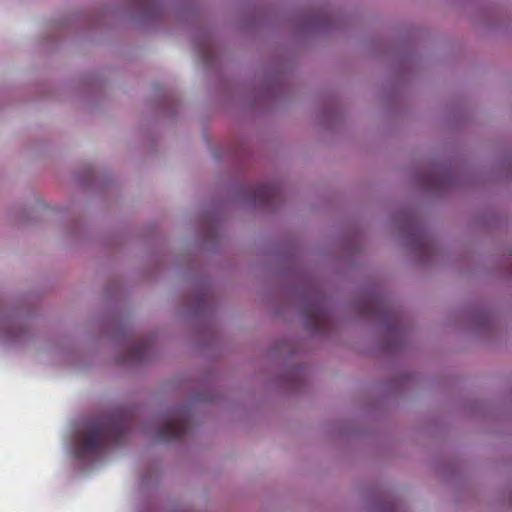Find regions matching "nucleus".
I'll list each match as a JSON object with an SVG mask.
<instances>
[{
	"instance_id": "nucleus-1",
	"label": "nucleus",
	"mask_w": 512,
	"mask_h": 512,
	"mask_svg": "<svg viewBox=\"0 0 512 512\" xmlns=\"http://www.w3.org/2000/svg\"><path fill=\"white\" fill-rule=\"evenodd\" d=\"M126 434V425L121 421L101 420L91 422L84 435L76 442L75 455L83 459L99 454L106 440L119 443Z\"/></svg>"
},
{
	"instance_id": "nucleus-2",
	"label": "nucleus",
	"mask_w": 512,
	"mask_h": 512,
	"mask_svg": "<svg viewBox=\"0 0 512 512\" xmlns=\"http://www.w3.org/2000/svg\"><path fill=\"white\" fill-rule=\"evenodd\" d=\"M189 415L186 408H180L169 412L158 430V438L161 441L179 440L188 431Z\"/></svg>"
},
{
	"instance_id": "nucleus-3",
	"label": "nucleus",
	"mask_w": 512,
	"mask_h": 512,
	"mask_svg": "<svg viewBox=\"0 0 512 512\" xmlns=\"http://www.w3.org/2000/svg\"><path fill=\"white\" fill-rule=\"evenodd\" d=\"M280 197V190L271 185H258L254 191V198L262 204H272Z\"/></svg>"
},
{
	"instance_id": "nucleus-4",
	"label": "nucleus",
	"mask_w": 512,
	"mask_h": 512,
	"mask_svg": "<svg viewBox=\"0 0 512 512\" xmlns=\"http://www.w3.org/2000/svg\"><path fill=\"white\" fill-rule=\"evenodd\" d=\"M312 320L315 326H319L324 322L325 316L322 311H320L318 308H315L312 311Z\"/></svg>"
},
{
	"instance_id": "nucleus-5",
	"label": "nucleus",
	"mask_w": 512,
	"mask_h": 512,
	"mask_svg": "<svg viewBox=\"0 0 512 512\" xmlns=\"http://www.w3.org/2000/svg\"><path fill=\"white\" fill-rule=\"evenodd\" d=\"M142 355H143V352H142V351H140V349H138V350H137V351H135V353H134V356H135V357H141Z\"/></svg>"
}]
</instances>
